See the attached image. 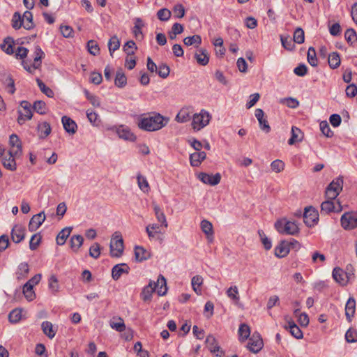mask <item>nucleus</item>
I'll list each match as a JSON object with an SVG mask.
<instances>
[{"instance_id":"obj_36","label":"nucleus","mask_w":357,"mask_h":357,"mask_svg":"<svg viewBox=\"0 0 357 357\" xmlns=\"http://www.w3.org/2000/svg\"><path fill=\"white\" fill-rule=\"evenodd\" d=\"M110 326L118 332H123L126 330L124 321L121 317H114L113 320L110 321Z\"/></svg>"},{"instance_id":"obj_25","label":"nucleus","mask_w":357,"mask_h":357,"mask_svg":"<svg viewBox=\"0 0 357 357\" xmlns=\"http://www.w3.org/2000/svg\"><path fill=\"white\" fill-rule=\"evenodd\" d=\"M197 62L202 66H206L209 61V56L205 49L201 48L195 54Z\"/></svg>"},{"instance_id":"obj_48","label":"nucleus","mask_w":357,"mask_h":357,"mask_svg":"<svg viewBox=\"0 0 357 357\" xmlns=\"http://www.w3.org/2000/svg\"><path fill=\"white\" fill-rule=\"evenodd\" d=\"M137 49L135 43L133 40H129L125 43L123 50L128 56H133L135 51Z\"/></svg>"},{"instance_id":"obj_4","label":"nucleus","mask_w":357,"mask_h":357,"mask_svg":"<svg viewBox=\"0 0 357 357\" xmlns=\"http://www.w3.org/2000/svg\"><path fill=\"white\" fill-rule=\"evenodd\" d=\"M110 255L112 257H119L122 255L124 246L123 241L119 232H115L112 238L110 245Z\"/></svg>"},{"instance_id":"obj_61","label":"nucleus","mask_w":357,"mask_h":357,"mask_svg":"<svg viewBox=\"0 0 357 357\" xmlns=\"http://www.w3.org/2000/svg\"><path fill=\"white\" fill-rule=\"evenodd\" d=\"M282 47L287 50L291 51L294 49L295 45L289 36H280Z\"/></svg>"},{"instance_id":"obj_64","label":"nucleus","mask_w":357,"mask_h":357,"mask_svg":"<svg viewBox=\"0 0 357 357\" xmlns=\"http://www.w3.org/2000/svg\"><path fill=\"white\" fill-rule=\"evenodd\" d=\"M22 318V311L18 309L12 310L8 314V319L11 323H17Z\"/></svg>"},{"instance_id":"obj_27","label":"nucleus","mask_w":357,"mask_h":357,"mask_svg":"<svg viewBox=\"0 0 357 357\" xmlns=\"http://www.w3.org/2000/svg\"><path fill=\"white\" fill-rule=\"evenodd\" d=\"M34 57H33V69H38L41 65V59L44 58L45 53L42 50V49L39 46H36L35 47L34 51Z\"/></svg>"},{"instance_id":"obj_26","label":"nucleus","mask_w":357,"mask_h":357,"mask_svg":"<svg viewBox=\"0 0 357 357\" xmlns=\"http://www.w3.org/2000/svg\"><path fill=\"white\" fill-rule=\"evenodd\" d=\"M153 211L155 213V218L158 222L161 223L162 225H164L165 228L168 227V222L166 219V216L160 208V206L153 203Z\"/></svg>"},{"instance_id":"obj_9","label":"nucleus","mask_w":357,"mask_h":357,"mask_svg":"<svg viewBox=\"0 0 357 357\" xmlns=\"http://www.w3.org/2000/svg\"><path fill=\"white\" fill-rule=\"evenodd\" d=\"M317 211L312 206L306 207L303 213V221L307 227H313L318 221Z\"/></svg>"},{"instance_id":"obj_62","label":"nucleus","mask_w":357,"mask_h":357,"mask_svg":"<svg viewBox=\"0 0 357 357\" xmlns=\"http://www.w3.org/2000/svg\"><path fill=\"white\" fill-rule=\"evenodd\" d=\"M87 48L89 53L93 56L98 54L100 52L99 46L98 43L93 40L88 41Z\"/></svg>"},{"instance_id":"obj_55","label":"nucleus","mask_w":357,"mask_h":357,"mask_svg":"<svg viewBox=\"0 0 357 357\" xmlns=\"http://www.w3.org/2000/svg\"><path fill=\"white\" fill-rule=\"evenodd\" d=\"M293 39L294 42L298 44H302L304 43L305 35L304 31L301 28L298 27L295 30Z\"/></svg>"},{"instance_id":"obj_47","label":"nucleus","mask_w":357,"mask_h":357,"mask_svg":"<svg viewBox=\"0 0 357 357\" xmlns=\"http://www.w3.org/2000/svg\"><path fill=\"white\" fill-rule=\"evenodd\" d=\"M33 287L29 283H25L23 286V294L28 301H33L35 298V293L33 290Z\"/></svg>"},{"instance_id":"obj_53","label":"nucleus","mask_w":357,"mask_h":357,"mask_svg":"<svg viewBox=\"0 0 357 357\" xmlns=\"http://www.w3.org/2000/svg\"><path fill=\"white\" fill-rule=\"evenodd\" d=\"M307 61L309 62V63L312 66H317L318 63H317V56H316V51H315V49L312 47H310L309 49H308V51H307Z\"/></svg>"},{"instance_id":"obj_31","label":"nucleus","mask_w":357,"mask_h":357,"mask_svg":"<svg viewBox=\"0 0 357 357\" xmlns=\"http://www.w3.org/2000/svg\"><path fill=\"white\" fill-rule=\"evenodd\" d=\"M14 40L11 37H6L3 40V43L1 44V50L8 54H13L14 53L13 50Z\"/></svg>"},{"instance_id":"obj_22","label":"nucleus","mask_w":357,"mask_h":357,"mask_svg":"<svg viewBox=\"0 0 357 357\" xmlns=\"http://www.w3.org/2000/svg\"><path fill=\"white\" fill-rule=\"evenodd\" d=\"M206 158V153L204 151H197L191 153L190 155V162L191 166L199 167Z\"/></svg>"},{"instance_id":"obj_2","label":"nucleus","mask_w":357,"mask_h":357,"mask_svg":"<svg viewBox=\"0 0 357 357\" xmlns=\"http://www.w3.org/2000/svg\"><path fill=\"white\" fill-rule=\"evenodd\" d=\"M155 289H157L158 296H164L167 293V282L162 275H159L156 282L150 280L149 284L144 287L141 294L142 300L144 301L151 300L152 294Z\"/></svg>"},{"instance_id":"obj_18","label":"nucleus","mask_w":357,"mask_h":357,"mask_svg":"<svg viewBox=\"0 0 357 357\" xmlns=\"http://www.w3.org/2000/svg\"><path fill=\"white\" fill-rule=\"evenodd\" d=\"M61 122L63 126L64 130L69 134L73 135L76 132L77 126L76 123L70 117L63 116L61 119Z\"/></svg>"},{"instance_id":"obj_14","label":"nucleus","mask_w":357,"mask_h":357,"mask_svg":"<svg viewBox=\"0 0 357 357\" xmlns=\"http://www.w3.org/2000/svg\"><path fill=\"white\" fill-rule=\"evenodd\" d=\"M44 211L33 215L29 223V230L31 232L36 231L45 220Z\"/></svg>"},{"instance_id":"obj_34","label":"nucleus","mask_w":357,"mask_h":357,"mask_svg":"<svg viewBox=\"0 0 357 357\" xmlns=\"http://www.w3.org/2000/svg\"><path fill=\"white\" fill-rule=\"evenodd\" d=\"M114 84L119 88H123L127 84L126 76L121 69H119L116 71Z\"/></svg>"},{"instance_id":"obj_6","label":"nucleus","mask_w":357,"mask_h":357,"mask_svg":"<svg viewBox=\"0 0 357 357\" xmlns=\"http://www.w3.org/2000/svg\"><path fill=\"white\" fill-rule=\"evenodd\" d=\"M210 114L204 109L200 113L195 114L192 117V126L193 129L199 130L209 123L211 120Z\"/></svg>"},{"instance_id":"obj_45","label":"nucleus","mask_w":357,"mask_h":357,"mask_svg":"<svg viewBox=\"0 0 357 357\" xmlns=\"http://www.w3.org/2000/svg\"><path fill=\"white\" fill-rule=\"evenodd\" d=\"M9 144L11 146L10 149L14 150H20V154L22 153V144L18 136L15 134H12L10 136Z\"/></svg>"},{"instance_id":"obj_46","label":"nucleus","mask_w":357,"mask_h":357,"mask_svg":"<svg viewBox=\"0 0 357 357\" xmlns=\"http://www.w3.org/2000/svg\"><path fill=\"white\" fill-rule=\"evenodd\" d=\"M120 47V40L116 36H113L109 40L108 42V48L110 53V55L112 56V54L114 51L117 50Z\"/></svg>"},{"instance_id":"obj_57","label":"nucleus","mask_w":357,"mask_h":357,"mask_svg":"<svg viewBox=\"0 0 357 357\" xmlns=\"http://www.w3.org/2000/svg\"><path fill=\"white\" fill-rule=\"evenodd\" d=\"M192 287L193 290L199 294L201 291V290L199 289V287L203 283V278L200 275H195L192 278Z\"/></svg>"},{"instance_id":"obj_51","label":"nucleus","mask_w":357,"mask_h":357,"mask_svg":"<svg viewBox=\"0 0 357 357\" xmlns=\"http://www.w3.org/2000/svg\"><path fill=\"white\" fill-rule=\"evenodd\" d=\"M280 102L286 105L289 108L295 109L298 107L299 102L297 99L291 97L282 98Z\"/></svg>"},{"instance_id":"obj_59","label":"nucleus","mask_w":357,"mask_h":357,"mask_svg":"<svg viewBox=\"0 0 357 357\" xmlns=\"http://www.w3.org/2000/svg\"><path fill=\"white\" fill-rule=\"evenodd\" d=\"M344 37L351 45H353L357 40V34L353 29H348L344 33Z\"/></svg>"},{"instance_id":"obj_39","label":"nucleus","mask_w":357,"mask_h":357,"mask_svg":"<svg viewBox=\"0 0 357 357\" xmlns=\"http://www.w3.org/2000/svg\"><path fill=\"white\" fill-rule=\"evenodd\" d=\"M11 24L12 27L15 30L20 29L22 26L24 27V20L19 12H15L13 14Z\"/></svg>"},{"instance_id":"obj_54","label":"nucleus","mask_w":357,"mask_h":357,"mask_svg":"<svg viewBox=\"0 0 357 357\" xmlns=\"http://www.w3.org/2000/svg\"><path fill=\"white\" fill-rule=\"evenodd\" d=\"M345 340L347 342L354 343L357 342V331L353 328L347 330L345 334Z\"/></svg>"},{"instance_id":"obj_37","label":"nucleus","mask_w":357,"mask_h":357,"mask_svg":"<svg viewBox=\"0 0 357 357\" xmlns=\"http://www.w3.org/2000/svg\"><path fill=\"white\" fill-rule=\"evenodd\" d=\"M302 132L301 130L296 127L292 126L291 128V137L288 140V144L289 145H293L297 142H301L302 140Z\"/></svg>"},{"instance_id":"obj_21","label":"nucleus","mask_w":357,"mask_h":357,"mask_svg":"<svg viewBox=\"0 0 357 357\" xmlns=\"http://www.w3.org/2000/svg\"><path fill=\"white\" fill-rule=\"evenodd\" d=\"M356 312V301L354 298L350 297L345 305V315L349 322L351 321L352 317Z\"/></svg>"},{"instance_id":"obj_8","label":"nucleus","mask_w":357,"mask_h":357,"mask_svg":"<svg viewBox=\"0 0 357 357\" xmlns=\"http://www.w3.org/2000/svg\"><path fill=\"white\" fill-rule=\"evenodd\" d=\"M342 227L344 229H352L357 227V213L351 211L344 213L340 219Z\"/></svg>"},{"instance_id":"obj_15","label":"nucleus","mask_w":357,"mask_h":357,"mask_svg":"<svg viewBox=\"0 0 357 357\" xmlns=\"http://www.w3.org/2000/svg\"><path fill=\"white\" fill-rule=\"evenodd\" d=\"M206 344L210 351L213 354H215L216 357H222L224 354V351L218 346L213 335H209L206 337Z\"/></svg>"},{"instance_id":"obj_40","label":"nucleus","mask_w":357,"mask_h":357,"mask_svg":"<svg viewBox=\"0 0 357 357\" xmlns=\"http://www.w3.org/2000/svg\"><path fill=\"white\" fill-rule=\"evenodd\" d=\"M24 20V28L26 30L32 29L34 27L33 15L30 11H25L22 15Z\"/></svg>"},{"instance_id":"obj_1","label":"nucleus","mask_w":357,"mask_h":357,"mask_svg":"<svg viewBox=\"0 0 357 357\" xmlns=\"http://www.w3.org/2000/svg\"><path fill=\"white\" fill-rule=\"evenodd\" d=\"M169 119L161 115L159 113L153 112L142 114L138 118L137 126L141 130L153 132L157 131L169 123Z\"/></svg>"},{"instance_id":"obj_33","label":"nucleus","mask_w":357,"mask_h":357,"mask_svg":"<svg viewBox=\"0 0 357 357\" xmlns=\"http://www.w3.org/2000/svg\"><path fill=\"white\" fill-rule=\"evenodd\" d=\"M191 119V112L188 108L181 109L177 114L175 120L178 123H185Z\"/></svg>"},{"instance_id":"obj_23","label":"nucleus","mask_w":357,"mask_h":357,"mask_svg":"<svg viewBox=\"0 0 357 357\" xmlns=\"http://www.w3.org/2000/svg\"><path fill=\"white\" fill-rule=\"evenodd\" d=\"M151 257V253L142 246L135 247V258L136 261L142 262Z\"/></svg>"},{"instance_id":"obj_63","label":"nucleus","mask_w":357,"mask_h":357,"mask_svg":"<svg viewBox=\"0 0 357 357\" xmlns=\"http://www.w3.org/2000/svg\"><path fill=\"white\" fill-rule=\"evenodd\" d=\"M33 109L40 114L46 113V104L42 100L35 101L33 105Z\"/></svg>"},{"instance_id":"obj_28","label":"nucleus","mask_w":357,"mask_h":357,"mask_svg":"<svg viewBox=\"0 0 357 357\" xmlns=\"http://www.w3.org/2000/svg\"><path fill=\"white\" fill-rule=\"evenodd\" d=\"M38 136L41 139L46 138L51 132V126L47 122H43L38 125Z\"/></svg>"},{"instance_id":"obj_42","label":"nucleus","mask_w":357,"mask_h":357,"mask_svg":"<svg viewBox=\"0 0 357 357\" xmlns=\"http://www.w3.org/2000/svg\"><path fill=\"white\" fill-rule=\"evenodd\" d=\"M183 43L187 46L195 45L198 47L202 43V38L199 35L188 36L183 39Z\"/></svg>"},{"instance_id":"obj_10","label":"nucleus","mask_w":357,"mask_h":357,"mask_svg":"<svg viewBox=\"0 0 357 357\" xmlns=\"http://www.w3.org/2000/svg\"><path fill=\"white\" fill-rule=\"evenodd\" d=\"M20 106L23 109L24 112L18 110L19 116L17 118V123L22 125L26 120L31 119L33 114L31 109V104L28 101H22L20 102Z\"/></svg>"},{"instance_id":"obj_24","label":"nucleus","mask_w":357,"mask_h":357,"mask_svg":"<svg viewBox=\"0 0 357 357\" xmlns=\"http://www.w3.org/2000/svg\"><path fill=\"white\" fill-rule=\"evenodd\" d=\"M343 187V178L342 177H337L327 186V190L335 193L336 195H339L340 192L342 190Z\"/></svg>"},{"instance_id":"obj_12","label":"nucleus","mask_w":357,"mask_h":357,"mask_svg":"<svg viewBox=\"0 0 357 357\" xmlns=\"http://www.w3.org/2000/svg\"><path fill=\"white\" fill-rule=\"evenodd\" d=\"M337 206L335 205V202L333 200L327 199L322 202L321 204V213L328 214L331 212L339 213L342 211V206H341L339 200L336 201Z\"/></svg>"},{"instance_id":"obj_17","label":"nucleus","mask_w":357,"mask_h":357,"mask_svg":"<svg viewBox=\"0 0 357 357\" xmlns=\"http://www.w3.org/2000/svg\"><path fill=\"white\" fill-rule=\"evenodd\" d=\"M130 271L129 266L126 264H120L115 265L112 270V278L117 280L120 278L123 273H128Z\"/></svg>"},{"instance_id":"obj_43","label":"nucleus","mask_w":357,"mask_h":357,"mask_svg":"<svg viewBox=\"0 0 357 357\" xmlns=\"http://www.w3.org/2000/svg\"><path fill=\"white\" fill-rule=\"evenodd\" d=\"M328 64L333 69H335L340 65V56L337 52H333L328 56Z\"/></svg>"},{"instance_id":"obj_58","label":"nucleus","mask_w":357,"mask_h":357,"mask_svg":"<svg viewBox=\"0 0 357 357\" xmlns=\"http://www.w3.org/2000/svg\"><path fill=\"white\" fill-rule=\"evenodd\" d=\"M36 82L40 91L47 97L52 98L54 96L53 91L47 87L39 78L36 79Z\"/></svg>"},{"instance_id":"obj_13","label":"nucleus","mask_w":357,"mask_h":357,"mask_svg":"<svg viewBox=\"0 0 357 357\" xmlns=\"http://www.w3.org/2000/svg\"><path fill=\"white\" fill-rule=\"evenodd\" d=\"M198 178L205 184L215 185L220 183L221 175L220 173H216L215 174L213 175L204 172H201L198 175Z\"/></svg>"},{"instance_id":"obj_20","label":"nucleus","mask_w":357,"mask_h":357,"mask_svg":"<svg viewBox=\"0 0 357 357\" xmlns=\"http://www.w3.org/2000/svg\"><path fill=\"white\" fill-rule=\"evenodd\" d=\"M333 279L342 285H346L348 281L347 273L340 268L336 267L333 271Z\"/></svg>"},{"instance_id":"obj_49","label":"nucleus","mask_w":357,"mask_h":357,"mask_svg":"<svg viewBox=\"0 0 357 357\" xmlns=\"http://www.w3.org/2000/svg\"><path fill=\"white\" fill-rule=\"evenodd\" d=\"M48 287L49 289L53 294H55L59 291V281L56 275H52L48 280Z\"/></svg>"},{"instance_id":"obj_7","label":"nucleus","mask_w":357,"mask_h":357,"mask_svg":"<svg viewBox=\"0 0 357 357\" xmlns=\"http://www.w3.org/2000/svg\"><path fill=\"white\" fill-rule=\"evenodd\" d=\"M162 227H164V225H162L161 223L160 224H149L146 227V232L149 236V238L150 240H158L160 241V243H162L163 241V237H162L160 235H163L164 231H162Z\"/></svg>"},{"instance_id":"obj_38","label":"nucleus","mask_w":357,"mask_h":357,"mask_svg":"<svg viewBox=\"0 0 357 357\" xmlns=\"http://www.w3.org/2000/svg\"><path fill=\"white\" fill-rule=\"evenodd\" d=\"M84 238L81 235H73L70 241V248L77 252L79 248L82 245Z\"/></svg>"},{"instance_id":"obj_3","label":"nucleus","mask_w":357,"mask_h":357,"mask_svg":"<svg viewBox=\"0 0 357 357\" xmlns=\"http://www.w3.org/2000/svg\"><path fill=\"white\" fill-rule=\"evenodd\" d=\"M275 227L280 234L296 235L299 231L298 227L295 222L287 221L286 219L278 220L275 223Z\"/></svg>"},{"instance_id":"obj_19","label":"nucleus","mask_w":357,"mask_h":357,"mask_svg":"<svg viewBox=\"0 0 357 357\" xmlns=\"http://www.w3.org/2000/svg\"><path fill=\"white\" fill-rule=\"evenodd\" d=\"M11 237L15 243L21 242L25 237L24 227L21 225H15L12 229Z\"/></svg>"},{"instance_id":"obj_50","label":"nucleus","mask_w":357,"mask_h":357,"mask_svg":"<svg viewBox=\"0 0 357 357\" xmlns=\"http://www.w3.org/2000/svg\"><path fill=\"white\" fill-rule=\"evenodd\" d=\"M200 227L202 231L208 236L213 234V225L209 221L206 220H202L201 222Z\"/></svg>"},{"instance_id":"obj_5","label":"nucleus","mask_w":357,"mask_h":357,"mask_svg":"<svg viewBox=\"0 0 357 357\" xmlns=\"http://www.w3.org/2000/svg\"><path fill=\"white\" fill-rule=\"evenodd\" d=\"M21 155L20 149L14 150L10 149L1 159L2 165L10 171H15L17 169L15 158H19Z\"/></svg>"},{"instance_id":"obj_52","label":"nucleus","mask_w":357,"mask_h":357,"mask_svg":"<svg viewBox=\"0 0 357 357\" xmlns=\"http://www.w3.org/2000/svg\"><path fill=\"white\" fill-rule=\"evenodd\" d=\"M41 238H42V236L40 233L33 234L31 236L30 242H29V248L31 250H36L40 243Z\"/></svg>"},{"instance_id":"obj_35","label":"nucleus","mask_w":357,"mask_h":357,"mask_svg":"<svg viewBox=\"0 0 357 357\" xmlns=\"http://www.w3.org/2000/svg\"><path fill=\"white\" fill-rule=\"evenodd\" d=\"M144 26V24L141 18H136L135 26L133 28V33L137 39L142 40L144 38V36L142 31V27Z\"/></svg>"},{"instance_id":"obj_11","label":"nucleus","mask_w":357,"mask_h":357,"mask_svg":"<svg viewBox=\"0 0 357 357\" xmlns=\"http://www.w3.org/2000/svg\"><path fill=\"white\" fill-rule=\"evenodd\" d=\"M263 346L264 343L261 335L258 333H255L249 339L247 347L251 352L257 354L263 348Z\"/></svg>"},{"instance_id":"obj_41","label":"nucleus","mask_w":357,"mask_h":357,"mask_svg":"<svg viewBox=\"0 0 357 357\" xmlns=\"http://www.w3.org/2000/svg\"><path fill=\"white\" fill-rule=\"evenodd\" d=\"M117 133L120 138L126 140L134 142L136 139L135 135L128 129L120 128L118 129Z\"/></svg>"},{"instance_id":"obj_44","label":"nucleus","mask_w":357,"mask_h":357,"mask_svg":"<svg viewBox=\"0 0 357 357\" xmlns=\"http://www.w3.org/2000/svg\"><path fill=\"white\" fill-rule=\"evenodd\" d=\"M239 340L245 341L250 335V329L248 325L241 324L238 328Z\"/></svg>"},{"instance_id":"obj_16","label":"nucleus","mask_w":357,"mask_h":357,"mask_svg":"<svg viewBox=\"0 0 357 357\" xmlns=\"http://www.w3.org/2000/svg\"><path fill=\"white\" fill-rule=\"evenodd\" d=\"M290 251V243L288 241H282L275 248V255L276 257L282 258L287 256Z\"/></svg>"},{"instance_id":"obj_32","label":"nucleus","mask_w":357,"mask_h":357,"mask_svg":"<svg viewBox=\"0 0 357 357\" xmlns=\"http://www.w3.org/2000/svg\"><path fill=\"white\" fill-rule=\"evenodd\" d=\"M72 231V227L63 228L56 236V243L59 245H63L66 243V239L70 236Z\"/></svg>"},{"instance_id":"obj_56","label":"nucleus","mask_w":357,"mask_h":357,"mask_svg":"<svg viewBox=\"0 0 357 357\" xmlns=\"http://www.w3.org/2000/svg\"><path fill=\"white\" fill-rule=\"evenodd\" d=\"M137 183L139 188L144 192H148L150 188L146 178L140 174L137 175Z\"/></svg>"},{"instance_id":"obj_30","label":"nucleus","mask_w":357,"mask_h":357,"mask_svg":"<svg viewBox=\"0 0 357 357\" xmlns=\"http://www.w3.org/2000/svg\"><path fill=\"white\" fill-rule=\"evenodd\" d=\"M29 272V265L26 262L20 264L16 272L17 279L18 280H24L26 278Z\"/></svg>"},{"instance_id":"obj_29","label":"nucleus","mask_w":357,"mask_h":357,"mask_svg":"<svg viewBox=\"0 0 357 357\" xmlns=\"http://www.w3.org/2000/svg\"><path fill=\"white\" fill-rule=\"evenodd\" d=\"M41 328L44 334L49 338L52 339L56 335V330L54 329L53 325L48 321H43L41 324Z\"/></svg>"},{"instance_id":"obj_60","label":"nucleus","mask_w":357,"mask_h":357,"mask_svg":"<svg viewBox=\"0 0 357 357\" xmlns=\"http://www.w3.org/2000/svg\"><path fill=\"white\" fill-rule=\"evenodd\" d=\"M86 116L89 121L94 126H98L100 123L98 114L92 109L86 111Z\"/></svg>"}]
</instances>
